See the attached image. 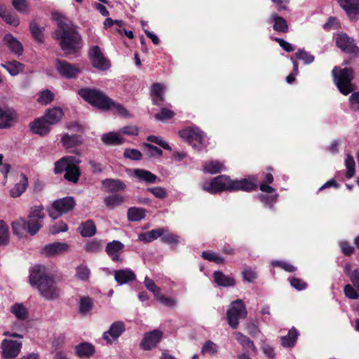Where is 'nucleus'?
<instances>
[{
  "mask_svg": "<svg viewBox=\"0 0 359 359\" xmlns=\"http://www.w3.org/2000/svg\"><path fill=\"white\" fill-rule=\"evenodd\" d=\"M162 334L158 330H154L146 334L142 339L140 346L144 350H150L160 341Z\"/></svg>",
  "mask_w": 359,
  "mask_h": 359,
  "instance_id": "17",
  "label": "nucleus"
},
{
  "mask_svg": "<svg viewBox=\"0 0 359 359\" xmlns=\"http://www.w3.org/2000/svg\"><path fill=\"white\" fill-rule=\"evenodd\" d=\"M236 339L240 343V344L245 349H250L255 353L257 352V348L255 346L253 341L247 336L244 335L241 332H236L234 334Z\"/></svg>",
  "mask_w": 359,
  "mask_h": 359,
  "instance_id": "39",
  "label": "nucleus"
},
{
  "mask_svg": "<svg viewBox=\"0 0 359 359\" xmlns=\"http://www.w3.org/2000/svg\"><path fill=\"white\" fill-rule=\"evenodd\" d=\"M1 348L3 359H14L20 353L22 343L13 339H4L1 344Z\"/></svg>",
  "mask_w": 359,
  "mask_h": 359,
  "instance_id": "10",
  "label": "nucleus"
},
{
  "mask_svg": "<svg viewBox=\"0 0 359 359\" xmlns=\"http://www.w3.org/2000/svg\"><path fill=\"white\" fill-rule=\"evenodd\" d=\"M174 112L166 108H162L159 113L156 114L154 117L158 121H164L173 117Z\"/></svg>",
  "mask_w": 359,
  "mask_h": 359,
  "instance_id": "58",
  "label": "nucleus"
},
{
  "mask_svg": "<svg viewBox=\"0 0 359 359\" xmlns=\"http://www.w3.org/2000/svg\"><path fill=\"white\" fill-rule=\"evenodd\" d=\"M147 140L149 142L155 143L161 147H163L164 149L166 150H171V147L169 146V144L164 141L161 137L155 136V135H149L147 137Z\"/></svg>",
  "mask_w": 359,
  "mask_h": 359,
  "instance_id": "60",
  "label": "nucleus"
},
{
  "mask_svg": "<svg viewBox=\"0 0 359 359\" xmlns=\"http://www.w3.org/2000/svg\"><path fill=\"white\" fill-rule=\"evenodd\" d=\"M125 201V198L119 194L109 196L104 198V204L108 209L112 210L121 205Z\"/></svg>",
  "mask_w": 359,
  "mask_h": 359,
  "instance_id": "38",
  "label": "nucleus"
},
{
  "mask_svg": "<svg viewBox=\"0 0 359 359\" xmlns=\"http://www.w3.org/2000/svg\"><path fill=\"white\" fill-rule=\"evenodd\" d=\"M77 165L78 164H72V165L69 167L65 171V178L67 180L74 183L77 182L81 175L79 168Z\"/></svg>",
  "mask_w": 359,
  "mask_h": 359,
  "instance_id": "44",
  "label": "nucleus"
},
{
  "mask_svg": "<svg viewBox=\"0 0 359 359\" xmlns=\"http://www.w3.org/2000/svg\"><path fill=\"white\" fill-rule=\"evenodd\" d=\"M164 229H157L139 234L138 239L144 243H150L163 236Z\"/></svg>",
  "mask_w": 359,
  "mask_h": 359,
  "instance_id": "35",
  "label": "nucleus"
},
{
  "mask_svg": "<svg viewBox=\"0 0 359 359\" xmlns=\"http://www.w3.org/2000/svg\"><path fill=\"white\" fill-rule=\"evenodd\" d=\"M0 17L5 20V22L11 25L16 27L19 25L20 20L17 15L8 11L4 6L0 4Z\"/></svg>",
  "mask_w": 359,
  "mask_h": 359,
  "instance_id": "32",
  "label": "nucleus"
},
{
  "mask_svg": "<svg viewBox=\"0 0 359 359\" xmlns=\"http://www.w3.org/2000/svg\"><path fill=\"white\" fill-rule=\"evenodd\" d=\"M17 119V114L14 109L7 107H0V128L11 127Z\"/></svg>",
  "mask_w": 359,
  "mask_h": 359,
  "instance_id": "15",
  "label": "nucleus"
},
{
  "mask_svg": "<svg viewBox=\"0 0 359 359\" xmlns=\"http://www.w3.org/2000/svg\"><path fill=\"white\" fill-rule=\"evenodd\" d=\"M339 245L341 252L344 255L351 256L352 254H353L355 251L354 248L349 245L346 241H340L339 242Z\"/></svg>",
  "mask_w": 359,
  "mask_h": 359,
  "instance_id": "62",
  "label": "nucleus"
},
{
  "mask_svg": "<svg viewBox=\"0 0 359 359\" xmlns=\"http://www.w3.org/2000/svg\"><path fill=\"white\" fill-rule=\"evenodd\" d=\"M290 285L297 290H302L306 288L307 284L302 279L292 278H290Z\"/></svg>",
  "mask_w": 359,
  "mask_h": 359,
  "instance_id": "64",
  "label": "nucleus"
},
{
  "mask_svg": "<svg viewBox=\"0 0 359 359\" xmlns=\"http://www.w3.org/2000/svg\"><path fill=\"white\" fill-rule=\"evenodd\" d=\"M213 277L215 282L219 287H232L235 285L234 278L224 275L222 271H215Z\"/></svg>",
  "mask_w": 359,
  "mask_h": 359,
  "instance_id": "30",
  "label": "nucleus"
},
{
  "mask_svg": "<svg viewBox=\"0 0 359 359\" xmlns=\"http://www.w3.org/2000/svg\"><path fill=\"white\" fill-rule=\"evenodd\" d=\"M334 81L337 88L343 95H347L353 91L354 87L352 83L353 79V70L351 68L345 67L341 69L335 67L332 69Z\"/></svg>",
  "mask_w": 359,
  "mask_h": 359,
  "instance_id": "6",
  "label": "nucleus"
},
{
  "mask_svg": "<svg viewBox=\"0 0 359 359\" xmlns=\"http://www.w3.org/2000/svg\"><path fill=\"white\" fill-rule=\"evenodd\" d=\"M278 196V195L276 193L271 196L259 194L258 195V198L266 207L272 208L277 201Z\"/></svg>",
  "mask_w": 359,
  "mask_h": 359,
  "instance_id": "48",
  "label": "nucleus"
},
{
  "mask_svg": "<svg viewBox=\"0 0 359 359\" xmlns=\"http://www.w3.org/2000/svg\"><path fill=\"white\" fill-rule=\"evenodd\" d=\"M29 279L30 285L36 288L46 300H54L60 297V288L54 278L46 273L44 266H34L30 271Z\"/></svg>",
  "mask_w": 359,
  "mask_h": 359,
  "instance_id": "2",
  "label": "nucleus"
},
{
  "mask_svg": "<svg viewBox=\"0 0 359 359\" xmlns=\"http://www.w3.org/2000/svg\"><path fill=\"white\" fill-rule=\"evenodd\" d=\"M145 217V210L142 208H130L128 210V219L131 222H137Z\"/></svg>",
  "mask_w": 359,
  "mask_h": 359,
  "instance_id": "43",
  "label": "nucleus"
},
{
  "mask_svg": "<svg viewBox=\"0 0 359 359\" xmlns=\"http://www.w3.org/2000/svg\"><path fill=\"white\" fill-rule=\"evenodd\" d=\"M165 86L159 83H155L151 87V97L153 103L156 105H160V102L163 100V92Z\"/></svg>",
  "mask_w": 359,
  "mask_h": 359,
  "instance_id": "33",
  "label": "nucleus"
},
{
  "mask_svg": "<svg viewBox=\"0 0 359 359\" xmlns=\"http://www.w3.org/2000/svg\"><path fill=\"white\" fill-rule=\"evenodd\" d=\"M345 165L347 169L346 176L347 178H351L355 174V161L349 154L346 156Z\"/></svg>",
  "mask_w": 359,
  "mask_h": 359,
  "instance_id": "54",
  "label": "nucleus"
},
{
  "mask_svg": "<svg viewBox=\"0 0 359 359\" xmlns=\"http://www.w3.org/2000/svg\"><path fill=\"white\" fill-rule=\"evenodd\" d=\"M54 97L53 93L49 90L41 91L37 98V102L41 104L46 105L50 103Z\"/></svg>",
  "mask_w": 359,
  "mask_h": 359,
  "instance_id": "49",
  "label": "nucleus"
},
{
  "mask_svg": "<svg viewBox=\"0 0 359 359\" xmlns=\"http://www.w3.org/2000/svg\"><path fill=\"white\" fill-rule=\"evenodd\" d=\"M79 94L86 102L99 109H114L121 116H129L128 111L123 105L114 102L100 90L85 88L79 90Z\"/></svg>",
  "mask_w": 359,
  "mask_h": 359,
  "instance_id": "4",
  "label": "nucleus"
},
{
  "mask_svg": "<svg viewBox=\"0 0 359 359\" xmlns=\"http://www.w3.org/2000/svg\"><path fill=\"white\" fill-rule=\"evenodd\" d=\"M126 327L122 321L114 322L109 329L103 333V339L111 344L117 340V339L124 332Z\"/></svg>",
  "mask_w": 359,
  "mask_h": 359,
  "instance_id": "13",
  "label": "nucleus"
},
{
  "mask_svg": "<svg viewBox=\"0 0 359 359\" xmlns=\"http://www.w3.org/2000/svg\"><path fill=\"white\" fill-rule=\"evenodd\" d=\"M219 350L218 346L211 340L206 341L201 348L203 354H208L214 355L217 353Z\"/></svg>",
  "mask_w": 359,
  "mask_h": 359,
  "instance_id": "47",
  "label": "nucleus"
},
{
  "mask_svg": "<svg viewBox=\"0 0 359 359\" xmlns=\"http://www.w3.org/2000/svg\"><path fill=\"white\" fill-rule=\"evenodd\" d=\"M246 316L245 306L241 299L233 302L226 313L228 323L233 329L238 327L239 319L245 318Z\"/></svg>",
  "mask_w": 359,
  "mask_h": 359,
  "instance_id": "9",
  "label": "nucleus"
},
{
  "mask_svg": "<svg viewBox=\"0 0 359 359\" xmlns=\"http://www.w3.org/2000/svg\"><path fill=\"white\" fill-rule=\"evenodd\" d=\"M337 1L351 18L359 13V0H337Z\"/></svg>",
  "mask_w": 359,
  "mask_h": 359,
  "instance_id": "23",
  "label": "nucleus"
},
{
  "mask_svg": "<svg viewBox=\"0 0 359 359\" xmlns=\"http://www.w3.org/2000/svg\"><path fill=\"white\" fill-rule=\"evenodd\" d=\"M84 249L89 253H97L102 250V243L100 241L92 240L85 244Z\"/></svg>",
  "mask_w": 359,
  "mask_h": 359,
  "instance_id": "50",
  "label": "nucleus"
},
{
  "mask_svg": "<svg viewBox=\"0 0 359 359\" xmlns=\"http://www.w3.org/2000/svg\"><path fill=\"white\" fill-rule=\"evenodd\" d=\"M1 67L6 69L11 76L18 75L24 68V65L16 60L1 63Z\"/></svg>",
  "mask_w": 359,
  "mask_h": 359,
  "instance_id": "36",
  "label": "nucleus"
},
{
  "mask_svg": "<svg viewBox=\"0 0 359 359\" xmlns=\"http://www.w3.org/2000/svg\"><path fill=\"white\" fill-rule=\"evenodd\" d=\"M10 312L19 320H25L29 318V311L22 303H15L10 307Z\"/></svg>",
  "mask_w": 359,
  "mask_h": 359,
  "instance_id": "29",
  "label": "nucleus"
},
{
  "mask_svg": "<svg viewBox=\"0 0 359 359\" xmlns=\"http://www.w3.org/2000/svg\"><path fill=\"white\" fill-rule=\"evenodd\" d=\"M4 42L13 54L18 56L22 55L23 46L22 43L12 34H6L4 37Z\"/></svg>",
  "mask_w": 359,
  "mask_h": 359,
  "instance_id": "21",
  "label": "nucleus"
},
{
  "mask_svg": "<svg viewBox=\"0 0 359 359\" xmlns=\"http://www.w3.org/2000/svg\"><path fill=\"white\" fill-rule=\"evenodd\" d=\"M336 43L337 47L343 52L348 53H355L358 49L354 43V40L345 33H341L337 35Z\"/></svg>",
  "mask_w": 359,
  "mask_h": 359,
  "instance_id": "14",
  "label": "nucleus"
},
{
  "mask_svg": "<svg viewBox=\"0 0 359 359\" xmlns=\"http://www.w3.org/2000/svg\"><path fill=\"white\" fill-rule=\"evenodd\" d=\"M58 28L54 32V38L58 41L65 54L77 52L81 47V36L72 22L58 12L52 14Z\"/></svg>",
  "mask_w": 359,
  "mask_h": 359,
  "instance_id": "1",
  "label": "nucleus"
},
{
  "mask_svg": "<svg viewBox=\"0 0 359 359\" xmlns=\"http://www.w3.org/2000/svg\"><path fill=\"white\" fill-rule=\"evenodd\" d=\"M90 271L87 266L81 264L76 267L75 276L78 279L82 281H87L90 278Z\"/></svg>",
  "mask_w": 359,
  "mask_h": 359,
  "instance_id": "46",
  "label": "nucleus"
},
{
  "mask_svg": "<svg viewBox=\"0 0 359 359\" xmlns=\"http://www.w3.org/2000/svg\"><path fill=\"white\" fill-rule=\"evenodd\" d=\"M224 169V165L218 161H210L203 164V171L210 174H216Z\"/></svg>",
  "mask_w": 359,
  "mask_h": 359,
  "instance_id": "42",
  "label": "nucleus"
},
{
  "mask_svg": "<svg viewBox=\"0 0 359 359\" xmlns=\"http://www.w3.org/2000/svg\"><path fill=\"white\" fill-rule=\"evenodd\" d=\"M93 300L88 297H81L79 301V312L82 315L88 313L93 308Z\"/></svg>",
  "mask_w": 359,
  "mask_h": 359,
  "instance_id": "45",
  "label": "nucleus"
},
{
  "mask_svg": "<svg viewBox=\"0 0 359 359\" xmlns=\"http://www.w3.org/2000/svg\"><path fill=\"white\" fill-rule=\"evenodd\" d=\"M79 230L83 237H91L96 233V226L92 220H88L81 224Z\"/></svg>",
  "mask_w": 359,
  "mask_h": 359,
  "instance_id": "34",
  "label": "nucleus"
},
{
  "mask_svg": "<svg viewBox=\"0 0 359 359\" xmlns=\"http://www.w3.org/2000/svg\"><path fill=\"white\" fill-rule=\"evenodd\" d=\"M30 31L34 38L39 42L41 43L43 39V28L39 27L35 22L30 23Z\"/></svg>",
  "mask_w": 359,
  "mask_h": 359,
  "instance_id": "52",
  "label": "nucleus"
},
{
  "mask_svg": "<svg viewBox=\"0 0 359 359\" xmlns=\"http://www.w3.org/2000/svg\"><path fill=\"white\" fill-rule=\"evenodd\" d=\"M75 206V201L72 197H65L55 201L51 207L48 208L49 216L56 219L63 214L71 211Z\"/></svg>",
  "mask_w": 359,
  "mask_h": 359,
  "instance_id": "8",
  "label": "nucleus"
},
{
  "mask_svg": "<svg viewBox=\"0 0 359 359\" xmlns=\"http://www.w3.org/2000/svg\"><path fill=\"white\" fill-rule=\"evenodd\" d=\"M202 257L210 262H214L217 264H223L224 259L218 253L212 252L210 251H204L202 253Z\"/></svg>",
  "mask_w": 359,
  "mask_h": 359,
  "instance_id": "51",
  "label": "nucleus"
},
{
  "mask_svg": "<svg viewBox=\"0 0 359 359\" xmlns=\"http://www.w3.org/2000/svg\"><path fill=\"white\" fill-rule=\"evenodd\" d=\"M89 55L94 67L106 70L110 67V62L104 56L100 48L95 46L90 49Z\"/></svg>",
  "mask_w": 359,
  "mask_h": 359,
  "instance_id": "12",
  "label": "nucleus"
},
{
  "mask_svg": "<svg viewBox=\"0 0 359 359\" xmlns=\"http://www.w3.org/2000/svg\"><path fill=\"white\" fill-rule=\"evenodd\" d=\"M55 68L61 76L69 79L77 77L81 73L79 67L62 60H56Z\"/></svg>",
  "mask_w": 359,
  "mask_h": 359,
  "instance_id": "11",
  "label": "nucleus"
},
{
  "mask_svg": "<svg viewBox=\"0 0 359 359\" xmlns=\"http://www.w3.org/2000/svg\"><path fill=\"white\" fill-rule=\"evenodd\" d=\"M61 141L63 146L68 149L79 144L82 140L79 135H69V134L65 133L62 135Z\"/></svg>",
  "mask_w": 359,
  "mask_h": 359,
  "instance_id": "41",
  "label": "nucleus"
},
{
  "mask_svg": "<svg viewBox=\"0 0 359 359\" xmlns=\"http://www.w3.org/2000/svg\"><path fill=\"white\" fill-rule=\"evenodd\" d=\"M8 241V231L6 224L0 220V245H5Z\"/></svg>",
  "mask_w": 359,
  "mask_h": 359,
  "instance_id": "59",
  "label": "nucleus"
},
{
  "mask_svg": "<svg viewBox=\"0 0 359 359\" xmlns=\"http://www.w3.org/2000/svg\"><path fill=\"white\" fill-rule=\"evenodd\" d=\"M147 191L151 192L155 197L158 198H165L167 196L165 189L161 187L148 188Z\"/></svg>",
  "mask_w": 359,
  "mask_h": 359,
  "instance_id": "63",
  "label": "nucleus"
},
{
  "mask_svg": "<svg viewBox=\"0 0 359 359\" xmlns=\"http://www.w3.org/2000/svg\"><path fill=\"white\" fill-rule=\"evenodd\" d=\"M268 22L273 23V28L276 32L285 33L288 31V25L285 19L278 16L276 13H271Z\"/></svg>",
  "mask_w": 359,
  "mask_h": 359,
  "instance_id": "28",
  "label": "nucleus"
},
{
  "mask_svg": "<svg viewBox=\"0 0 359 359\" xmlns=\"http://www.w3.org/2000/svg\"><path fill=\"white\" fill-rule=\"evenodd\" d=\"M29 127L33 133L41 136L48 134L51 129V126L46 121L43 116L32 122Z\"/></svg>",
  "mask_w": 359,
  "mask_h": 359,
  "instance_id": "18",
  "label": "nucleus"
},
{
  "mask_svg": "<svg viewBox=\"0 0 359 359\" xmlns=\"http://www.w3.org/2000/svg\"><path fill=\"white\" fill-rule=\"evenodd\" d=\"M135 273L130 269H123L114 271V278L119 285L126 284L135 280Z\"/></svg>",
  "mask_w": 359,
  "mask_h": 359,
  "instance_id": "25",
  "label": "nucleus"
},
{
  "mask_svg": "<svg viewBox=\"0 0 359 359\" xmlns=\"http://www.w3.org/2000/svg\"><path fill=\"white\" fill-rule=\"evenodd\" d=\"M123 156L126 158H129L130 160L138 161L142 159V153L135 149H126L124 151Z\"/></svg>",
  "mask_w": 359,
  "mask_h": 359,
  "instance_id": "57",
  "label": "nucleus"
},
{
  "mask_svg": "<svg viewBox=\"0 0 359 359\" xmlns=\"http://www.w3.org/2000/svg\"><path fill=\"white\" fill-rule=\"evenodd\" d=\"M12 5L21 13H27L29 11V4L26 0H12Z\"/></svg>",
  "mask_w": 359,
  "mask_h": 359,
  "instance_id": "55",
  "label": "nucleus"
},
{
  "mask_svg": "<svg viewBox=\"0 0 359 359\" xmlns=\"http://www.w3.org/2000/svg\"><path fill=\"white\" fill-rule=\"evenodd\" d=\"M298 336L299 332L294 327L291 328L286 336L281 337V345L285 348L294 346Z\"/></svg>",
  "mask_w": 359,
  "mask_h": 359,
  "instance_id": "31",
  "label": "nucleus"
},
{
  "mask_svg": "<svg viewBox=\"0 0 359 359\" xmlns=\"http://www.w3.org/2000/svg\"><path fill=\"white\" fill-rule=\"evenodd\" d=\"M124 245L118 241H113L107 244L106 252L114 262L121 261L120 255L123 252Z\"/></svg>",
  "mask_w": 359,
  "mask_h": 359,
  "instance_id": "19",
  "label": "nucleus"
},
{
  "mask_svg": "<svg viewBox=\"0 0 359 359\" xmlns=\"http://www.w3.org/2000/svg\"><path fill=\"white\" fill-rule=\"evenodd\" d=\"M76 355L81 358H88L95 352V346L89 342H82L74 348Z\"/></svg>",
  "mask_w": 359,
  "mask_h": 359,
  "instance_id": "24",
  "label": "nucleus"
},
{
  "mask_svg": "<svg viewBox=\"0 0 359 359\" xmlns=\"http://www.w3.org/2000/svg\"><path fill=\"white\" fill-rule=\"evenodd\" d=\"M133 176L140 182H144L147 184H152L157 180L161 181L156 175L144 169H135L133 170Z\"/></svg>",
  "mask_w": 359,
  "mask_h": 359,
  "instance_id": "27",
  "label": "nucleus"
},
{
  "mask_svg": "<svg viewBox=\"0 0 359 359\" xmlns=\"http://www.w3.org/2000/svg\"><path fill=\"white\" fill-rule=\"evenodd\" d=\"M355 287L351 285L347 284L344 286V292L345 296L350 299H358L359 298L358 291L355 289Z\"/></svg>",
  "mask_w": 359,
  "mask_h": 359,
  "instance_id": "56",
  "label": "nucleus"
},
{
  "mask_svg": "<svg viewBox=\"0 0 359 359\" xmlns=\"http://www.w3.org/2000/svg\"><path fill=\"white\" fill-rule=\"evenodd\" d=\"M27 187L28 178L24 173H21L19 180L10 190V196L12 198H17L20 196L26 191Z\"/></svg>",
  "mask_w": 359,
  "mask_h": 359,
  "instance_id": "22",
  "label": "nucleus"
},
{
  "mask_svg": "<svg viewBox=\"0 0 359 359\" xmlns=\"http://www.w3.org/2000/svg\"><path fill=\"white\" fill-rule=\"evenodd\" d=\"M104 143L109 145H118L123 143V138L118 133L110 132L102 136Z\"/></svg>",
  "mask_w": 359,
  "mask_h": 359,
  "instance_id": "40",
  "label": "nucleus"
},
{
  "mask_svg": "<svg viewBox=\"0 0 359 359\" xmlns=\"http://www.w3.org/2000/svg\"><path fill=\"white\" fill-rule=\"evenodd\" d=\"M143 146L148 149L147 155L150 157L161 156L163 151L161 149L149 143H144Z\"/></svg>",
  "mask_w": 359,
  "mask_h": 359,
  "instance_id": "61",
  "label": "nucleus"
},
{
  "mask_svg": "<svg viewBox=\"0 0 359 359\" xmlns=\"http://www.w3.org/2000/svg\"><path fill=\"white\" fill-rule=\"evenodd\" d=\"M42 206H34L31 208L29 214V219L26 221L22 218H19L12 223V229L14 234L22 236L25 232L30 235H35L43 225L44 213Z\"/></svg>",
  "mask_w": 359,
  "mask_h": 359,
  "instance_id": "5",
  "label": "nucleus"
},
{
  "mask_svg": "<svg viewBox=\"0 0 359 359\" xmlns=\"http://www.w3.org/2000/svg\"><path fill=\"white\" fill-rule=\"evenodd\" d=\"M63 115L64 113L62 109L60 107H55L47 109L43 116L50 126H53L60 122Z\"/></svg>",
  "mask_w": 359,
  "mask_h": 359,
  "instance_id": "26",
  "label": "nucleus"
},
{
  "mask_svg": "<svg viewBox=\"0 0 359 359\" xmlns=\"http://www.w3.org/2000/svg\"><path fill=\"white\" fill-rule=\"evenodd\" d=\"M181 138L191 144L198 151L205 146V135L197 127L188 128L180 131Z\"/></svg>",
  "mask_w": 359,
  "mask_h": 359,
  "instance_id": "7",
  "label": "nucleus"
},
{
  "mask_svg": "<svg viewBox=\"0 0 359 359\" xmlns=\"http://www.w3.org/2000/svg\"><path fill=\"white\" fill-rule=\"evenodd\" d=\"M295 55L297 59L303 60L306 65L311 64L314 61V56L304 49H299Z\"/></svg>",
  "mask_w": 359,
  "mask_h": 359,
  "instance_id": "53",
  "label": "nucleus"
},
{
  "mask_svg": "<svg viewBox=\"0 0 359 359\" xmlns=\"http://www.w3.org/2000/svg\"><path fill=\"white\" fill-rule=\"evenodd\" d=\"M80 159L75 156H65L55 163L54 172L56 174L66 171L72 164H79Z\"/></svg>",
  "mask_w": 359,
  "mask_h": 359,
  "instance_id": "20",
  "label": "nucleus"
},
{
  "mask_svg": "<svg viewBox=\"0 0 359 359\" xmlns=\"http://www.w3.org/2000/svg\"><path fill=\"white\" fill-rule=\"evenodd\" d=\"M69 246L66 243L54 242L45 245L42 253L48 257H53L68 252Z\"/></svg>",
  "mask_w": 359,
  "mask_h": 359,
  "instance_id": "16",
  "label": "nucleus"
},
{
  "mask_svg": "<svg viewBox=\"0 0 359 359\" xmlns=\"http://www.w3.org/2000/svg\"><path fill=\"white\" fill-rule=\"evenodd\" d=\"M256 187V179L254 177L241 180H231L226 175H219L210 182H205L202 184L203 189L210 194H216L225 190L251 191Z\"/></svg>",
  "mask_w": 359,
  "mask_h": 359,
  "instance_id": "3",
  "label": "nucleus"
},
{
  "mask_svg": "<svg viewBox=\"0 0 359 359\" xmlns=\"http://www.w3.org/2000/svg\"><path fill=\"white\" fill-rule=\"evenodd\" d=\"M104 187L111 192L124 190L126 185L119 180L106 179L102 182Z\"/></svg>",
  "mask_w": 359,
  "mask_h": 359,
  "instance_id": "37",
  "label": "nucleus"
}]
</instances>
